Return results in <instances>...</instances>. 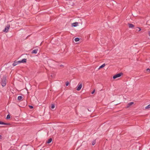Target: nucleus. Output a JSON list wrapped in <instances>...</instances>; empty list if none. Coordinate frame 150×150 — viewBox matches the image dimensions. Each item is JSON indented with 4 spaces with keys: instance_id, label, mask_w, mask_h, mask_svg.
Here are the masks:
<instances>
[{
    "instance_id": "2eb2a0df",
    "label": "nucleus",
    "mask_w": 150,
    "mask_h": 150,
    "mask_svg": "<svg viewBox=\"0 0 150 150\" xmlns=\"http://www.w3.org/2000/svg\"><path fill=\"white\" fill-rule=\"evenodd\" d=\"M150 108V104L148 105L147 106L145 107V109H149V108Z\"/></svg>"
},
{
    "instance_id": "6ab92c4d",
    "label": "nucleus",
    "mask_w": 150,
    "mask_h": 150,
    "mask_svg": "<svg viewBox=\"0 0 150 150\" xmlns=\"http://www.w3.org/2000/svg\"><path fill=\"white\" fill-rule=\"evenodd\" d=\"M29 107L30 109H33V106L31 105H29Z\"/></svg>"
},
{
    "instance_id": "412c9836",
    "label": "nucleus",
    "mask_w": 150,
    "mask_h": 150,
    "mask_svg": "<svg viewBox=\"0 0 150 150\" xmlns=\"http://www.w3.org/2000/svg\"><path fill=\"white\" fill-rule=\"evenodd\" d=\"M137 28L139 29V30H138L137 29V30H138V31H140L141 30V29L140 28L137 27Z\"/></svg>"
},
{
    "instance_id": "0eeeda50",
    "label": "nucleus",
    "mask_w": 150,
    "mask_h": 150,
    "mask_svg": "<svg viewBox=\"0 0 150 150\" xmlns=\"http://www.w3.org/2000/svg\"><path fill=\"white\" fill-rule=\"evenodd\" d=\"M134 103L133 102H131L129 103H128L127 105V106L126 107L127 108H128L131 105H132V104H133Z\"/></svg>"
},
{
    "instance_id": "7ed1b4c3",
    "label": "nucleus",
    "mask_w": 150,
    "mask_h": 150,
    "mask_svg": "<svg viewBox=\"0 0 150 150\" xmlns=\"http://www.w3.org/2000/svg\"><path fill=\"white\" fill-rule=\"evenodd\" d=\"M10 27V25L9 24H8L5 27L4 29L3 30V32L7 33L8 31V30Z\"/></svg>"
},
{
    "instance_id": "9d476101",
    "label": "nucleus",
    "mask_w": 150,
    "mask_h": 150,
    "mask_svg": "<svg viewBox=\"0 0 150 150\" xmlns=\"http://www.w3.org/2000/svg\"><path fill=\"white\" fill-rule=\"evenodd\" d=\"M38 50V49L34 50L32 51V53L35 54H37V53Z\"/></svg>"
},
{
    "instance_id": "f8f14e48",
    "label": "nucleus",
    "mask_w": 150,
    "mask_h": 150,
    "mask_svg": "<svg viewBox=\"0 0 150 150\" xmlns=\"http://www.w3.org/2000/svg\"><path fill=\"white\" fill-rule=\"evenodd\" d=\"M23 98V97L22 96H19L18 97V100H21Z\"/></svg>"
},
{
    "instance_id": "ddd939ff",
    "label": "nucleus",
    "mask_w": 150,
    "mask_h": 150,
    "mask_svg": "<svg viewBox=\"0 0 150 150\" xmlns=\"http://www.w3.org/2000/svg\"><path fill=\"white\" fill-rule=\"evenodd\" d=\"M105 64H103L99 67V69L104 67L105 66Z\"/></svg>"
},
{
    "instance_id": "aec40b11",
    "label": "nucleus",
    "mask_w": 150,
    "mask_h": 150,
    "mask_svg": "<svg viewBox=\"0 0 150 150\" xmlns=\"http://www.w3.org/2000/svg\"><path fill=\"white\" fill-rule=\"evenodd\" d=\"M69 84V82L68 81H67L65 85L66 86H68Z\"/></svg>"
},
{
    "instance_id": "bb28decb",
    "label": "nucleus",
    "mask_w": 150,
    "mask_h": 150,
    "mask_svg": "<svg viewBox=\"0 0 150 150\" xmlns=\"http://www.w3.org/2000/svg\"><path fill=\"white\" fill-rule=\"evenodd\" d=\"M2 139V136L1 135H0V139Z\"/></svg>"
},
{
    "instance_id": "4be33fe9",
    "label": "nucleus",
    "mask_w": 150,
    "mask_h": 150,
    "mask_svg": "<svg viewBox=\"0 0 150 150\" xmlns=\"http://www.w3.org/2000/svg\"><path fill=\"white\" fill-rule=\"evenodd\" d=\"M146 71L148 72H150V69L148 68L146 69Z\"/></svg>"
},
{
    "instance_id": "dca6fc26",
    "label": "nucleus",
    "mask_w": 150,
    "mask_h": 150,
    "mask_svg": "<svg viewBox=\"0 0 150 150\" xmlns=\"http://www.w3.org/2000/svg\"><path fill=\"white\" fill-rule=\"evenodd\" d=\"M10 118V115L9 114H8L7 115L6 119H9Z\"/></svg>"
},
{
    "instance_id": "6e6552de",
    "label": "nucleus",
    "mask_w": 150,
    "mask_h": 150,
    "mask_svg": "<svg viewBox=\"0 0 150 150\" xmlns=\"http://www.w3.org/2000/svg\"><path fill=\"white\" fill-rule=\"evenodd\" d=\"M78 23L77 22L74 23L72 24V26L74 27H76L78 26Z\"/></svg>"
},
{
    "instance_id": "5701e85b",
    "label": "nucleus",
    "mask_w": 150,
    "mask_h": 150,
    "mask_svg": "<svg viewBox=\"0 0 150 150\" xmlns=\"http://www.w3.org/2000/svg\"><path fill=\"white\" fill-rule=\"evenodd\" d=\"M4 125H10V123H5L4 122Z\"/></svg>"
},
{
    "instance_id": "20e7f679",
    "label": "nucleus",
    "mask_w": 150,
    "mask_h": 150,
    "mask_svg": "<svg viewBox=\"0 0 150 150\" xmlns=\"http://www.w3.org/2000/svg\"><path fill=\"white\" fill-rule=\"evenodd\" d=\"M82 83H79L77 87L76 90L78 91H80L82 88Z\"/></svg>"
},
{
    "instance_id": "4468645a",
    "label": "nucleus",
    "mask_w": 150,
    "mask_h": 150,
    "mask_svg": "<svg viewBox=\"0 0 150 150\" xmlns=\"http://www.w3.org/2000/svg\"><path fill=\"white\" fill-rule=\"evenodd\" d=\"M79 38H76L74 39V40L76 42H77L79 41Z\"/></svg>"
},
{
    "instance_id": "1a4fd4ad",
    "label": "nucleus",
    "mask_w": 150,
    "mask_h": 150,
    "mask_svg": "<svg viewBox=\"0 0 150 150\" xmlns=\"http://www.w3.org/2000/svg\"><path fill=\"white\" fill-rule=\"evenodd\" d=\"M128 25V26L129 28H132L134 27V25L131 23H129Z\"/></svg>"
},
{
    "instance_id": "cd10ccee",
    "label": "nucleus",
    "mask_w": 150,
    "mask_h": 150,
    "mask_svg": "<svg viewBox=\"0 0 150 150\" xmlns=\"http://www.w3.org/2000/svg\"><path fill=\"white\" fill-rule=\"evenodd\" d=\"M149 36H150V31H149Z\"/></svg>"
},
{
    "instance_id": "393cba45",
    "label": "nucleus",
    "mask_w": 150,
    "mask_h": 150,
    "mask_svg": "<svg viewBox=\"0 0 150 150\" xmlns=\"http://www.w3.org/2000/svg\"><path fill=\"white\" fill-rule=\"evenodd\" d=\"M95 91V89L93 90L91 92V94H93L94 93Z\"/></svg>"
},
{
    "instance_id": "a878e982",
    "label": "nucleus",
    "mask_w": 150,
    "mask_h": 150,
    "mask_svg": "<svg viewBox=\"0 0 150 150\" xmlns=\"http://www.w3.org/2000/svg\"><path fill=\"white\" fill-rule=\"evenodd\" d=\"M63 66H64L62 64L60 65V67H63Z\"/></svg>"
},
{
    "instance_id": "a211bd4d",
    "label": "nucleus",
    "mask_w": 150,
    "mask_h": 150,
    "mask_svg": "<svg viewBox=\"0 0 150 150\" xmlns=\"http://www.w3.org/2000/svg\"><path fill=\"white\" fill-rule=\"evenodd\" d=\"M54 107H55V105H54V104H53L52 105H51V108H52L53 109L54 108Z\"/></svg>"
},
{
    "instance_id": "f03ea898",
    "label": "nucleus",
    "mask_w": 150,
    "mask_h": 150,
    "mask_svg": "<svg viewBox=\"0 0 150 150\" xmlns=\"http://www.w3.org/2000/svg\"><path fill=\"white\" fill-rule=\"evenodd\" d=\"M123 74L122 73H120L117 74L113 76V79H115L121 76Z\"/></svg>"
},
{
    "instance_id": "f3484780",
    "label": "nucleus",
    "mask_w": 150,
    "mask_h": 150,
    "mask_svg": "<svg viewBox=\"0 0 150 150\" xmlns=\"http://www.w3.org/2000/svg\"><path fill=\"white\" fill-rule=\"evenodd\" d=\"M96 144V141L95 140L93 141L92 142V144L93 145H94Z\"/></svg>"
},
{
    "instance_id": "39448f33",
    "label": "nucleus",
    "mask_w": 150,
    "mask_h": 150,
    "mask_svg": "<svg viewBox=\"0 0 150 150\" xmlns=\"http://www.w3.org/2000/svg\"><path fill=\"white\" fill-rule=\"evenodd\" d=\"M27 59L25 58H24L23 59L21 60H19L18 61V62L20 63H25L26 62Z\"/></svg>"
},
{
    "instance_id": "b1692460",
    "label": "nucleus",
    "mask_w": 150,
    "mask_h": 150,
    "mask_svg": "<svg viewBox=\"0 0 150 150\" xmlns=\"http://www.w3.org/2000/svg\"><path fill=\"white\" fill-rule=\"evenodd\" d=\"M4 122L0 121V125H4Z\"/></svg>"
},
{
    "instance_id": "9b49d317",
    "label": "nucleus",
    "mask_w": 150,
    "mask_h": 150,
    "mask_svg": "<svg viewBox=\"0 0 150 150\" xmlns=\"http://www.w3.org/2000/svg\"><path fill=\"white\" fill-rule=\"evenodd\" d=\"M52 141V139L51 138H50L47 141V142L46 143L48 144H49Z\"/></svg>"
},
{
    "instance_id": "f257e3e1",
    "label": "nucleus",
    "mask_w": 150,
    "mask_h": 150,
    "mask_svg": "<svg viewBox=\"0 0 150 150\" xmlns=\"http://www.w3.org/2000/svg\"><path fill=\"white\" fill-rule=\"evenodd\" d=\"M6 78L7 76L6 75H4L1 78L0 84L2 87L5 86L6 85Z\"/></svg>"
},
{
    "instance_id": "c85d7f7f",
    "label": "nucleus",
    "mask_w": 150,
    "mask_h": 150,
    "mask_svg": "<svg viewBox=\"0 0 150 150\" xmlns=\"http://www.w3.org/2000/svg\"><path fill=\"white\" fill-rule=\"evenodd\" d=\"M24 146H27V145H25V144L24 145ZM23 146H22V147L21 149H22V147H23Z\"/></svg>"
},
{
    "instance_id": "423d86ee",
    "label": "nucleus",
    "mask_w": 150,
    "mask_h": 150,
    "mask_svg": "<svg viewBox=\"0 0 150 150\" xmlns=\"http://www.w3.org/2000/svg\"><path fill=\"white\" fill-rule=\"evenodd\" d=\"M20 63L18 61H15L13 63L12 65L13 66H15L17 64Z\"/></svg>"
}]
</instances>
